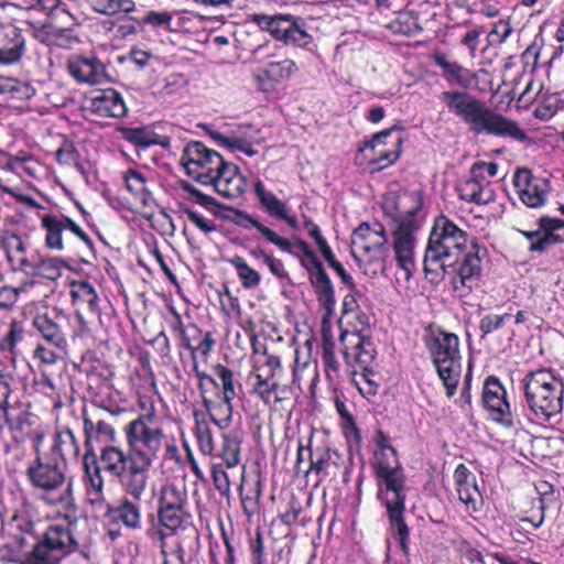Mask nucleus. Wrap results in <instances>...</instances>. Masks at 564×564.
Instances as JSON below:
<instances>
[{
	"instance_id": "obj_53",
	"label": "nucleus",
	"mask_w": 564,
	"mask_h": 564,
	"mask_svg": "<svg viewBox=\"0 0 564 564\" xmlns=\"http://www.w3.org/2000/svg\"><path fill=\"white\" fill-rule=\"evenodd\" d=\"M278 388V382L271 379H257L253 384V393L265 403L270 402L272 392Z\"/></svg>"
},
{
	"instance_id": "obj_1",
	"label": "nucleus",
	"mask_w": 564,
	"mask_h": 564,
	"mask_svg": "<svg viewBox=\"0 0 564 564\" xmlns=\"http://www.w3.org/2000/svg\"><path fill=\"white\" fill-rule=\"evenodd\" d=\"M26 476L41 499L59 508L64 524L50 525L44 531L43 542L34 547L36 564H89L85 541L78 532L80 524L78 508L73 496L72 481L56 458L37 456L26 469Z\"/></svg>"
},
{
	"instance_id": "obj_20",
	"label": "nucleus",
	"mask_w": 564,
	"mask_h": 564,
	"mask_svg": "<svg viewBox=\"0 0 564 564\" xmlns=\"http://www.w3.org/2000/svg\"><path fill=\"white\" fill-rule=\"evenodd\" d=\"M253 192L260 206L269 216L285 221L293 230L299 229V221L294 215L289 214L286 204L269 191L260 178L254 181Z\"/></svg>"
},
{
	"instance_id": "obj_18",
	"label": "nucleus",
	"mask_w": 564,
	"mask_h": 564,
	"mask_svg": "<svg viewBox=\"0 0 564 564\" xmlns=\"http://www.w3.org/2000/svg\"><path fill=\"white\" fill-rule=\"evenodd\" d=\"M70 76L80 84L97 85L106 77V69L95 55H75L67 62Z\"/></svg>"
},
{
	"instance_id": "obj_13",
	"label": "nucleus",
	"mask_w": 564,
	"mask_h": 564,
	"mask_svg": "<svg viewBox=\"0 0 564 564\" xmlns=\"http://www.w3.org/2000/svg\"><path fill=\"white\" fill-rule=\"evenodd\" d=\"M448 261L446 270L441 271V275L436 280L448 275L454 290L459 291L460 295H465L478 284L481 275V259L478 245L471 242L470 247L460 257H454Z\"/></svg>"
},
{
	"instance_id": "obj_58",
	"label": "nucleus",
	"mask_w": 564,
	"mask_h": 564,
	"mask_svg": "<svg viewBox=\"0 0 564 564\" xmlns=\"http://www.w3.org/2000/svg\"><path fill=\"white\" fill-rule=\"evenodd\" d=\"M302 511L301 505L296 500H291L288 503L285 511L280 514L282 523L292 525L297 521V518Z\"/></svg>"
},
{
	"instance_id": "obj_26",
	"label": "nucleus",
	"mask_w": 564,
	"mask_h": 564,
	"mask_svg": "<svg viewBox=\"0 0 564 564\" xmlns=\"http://www.w3.org/2000/svg\"><path fill=\"white\" fill-rule=\"evenodd\" d=\"M215 373L220 380L223 389V405H219V409L223 410L226 416L220 420L212 417V420L218 427L226 429L231 422L232 400L237 397L234 372L226 366L218 364L215 366Z\"/></svg>"
},
{
	"instance_id": "obj_11",
	"label": "nucleus",
	"mask_w": 564,
	"mask_h": 564,
	"mask_svg": "<svg viewBox=\"0 0 564 564\" xmlns=\"http://www.w3.org/2000/svg\"><path fill=\"white\" fill-rule=\"evenodd\" d=\"M253 21L268 31L274 39L286 45L307 47L313 42L308 33L306 21L301 17L291 14H254Z\"/></svg>"
},
{
	"instance_id": "obj_22",
	"label": "nucleus",
	"mask_w": 564,
	"mask_h": 564,
	"mask_svg": "<svg viewBox=\"0 0 564 564\" xmlns=\"http://www.w3.org/2000/svg\"><path fill=\"white\" fill-rule=\"evenodd\" d=\"M25 37L17 26L9 25L0 32V65H13L22 59Z\"/></svg>"
},
{
	"instance_id": "obj_2",
	"label": "nucleus",
	"mask_w": 564,
	"mask_h": 564,
	"mask_svg": "<svg viewBox=\"0 0 564 564\" xmlns=\"http://www.w3.org/2000/svg\"><path fill=\"white\" fill-rule=\"evenodd\" d=\"M154 419L155 412L151 406L147 414L126 426L127 451L118 445L106 444L97 455L101 473L117 479L124 494L134 499L144 496L152 465L163 447L162 430L151 426Z\"/></svg>"
},
{
	"instance_id": "obj_5",
	"label": "nucleus",
	"mask_w": 564,
	"mask_h": 564,
	"mask_svg": "<svg viewBox=\"0 0 564 564\" xmlns=\"http://www.w3.org/2000/svg\"><path fill=\"white\" fill-rule=\"evenodd\" d=\"M181 163L188 176L203 185H213L223 197L237 198L245 193L247 182L238 167L200 141L184 147Z\"/></svg>"
},
{
	"instance_id": "obj_61",
	"label": "nucleus",
	"mask_w": 564,
	"mask_h": 564,
	"mask_svg": "<svg viewBox=\"0 0 564 564\" xmlns=\"http://www.w3.org/2000/svg\"><path fill=\"white\" fill-rule=\"evenodd\" d=\"M172 21V15L167 12L150 11L143 22L153 26L169 28Z\"/></svg>"
},
{
	"instance_id": "obj_45",
	"label": "nucleus",
	"mask_w": 564,
	"mask_h": 564,
	"mask_svg": "<svg viewBox=\"0 0 564 564\" xmlns=\"http://www.w3.org/2000/svg\"><path fill=\"white\" fill-rule=\"evenodd\" d=\"M10 395V389L7 383H0V419H3L6 424L11 430H22L21 416L14 415V409L8 406V398Z\"/></svg>"
},
{
	"instance_id": "obj_14",
	"label": "nucleus",
	"mask_w": 564,
	"mask_h": 564,
	"mask_svg": "<svg viewBox=\"0 0 564 564\" xmlns=\"http://www.w3.org/2000/svg\"><path fill=\"white\" fill-rule=\"evenodd\" d=\"M481 403L488 417L497 424L513 429L520 424L519 415L512 410L508 393L496 376H489L482 387Z\"/></svg>"
},
{
	"instance_id": "obj_46",
	"label": "nucleus",
	"mask_w": 564,
	"mask_h": 564,
	"mask_svg": "<svg viewBox=\"0 0 564 564\" xmlns=\"http://www.w3.org/2000/svg\"><path fill=\"white\" fill-rule=\"evenodd\" d=\"M195 435L198 442L199 451L206 456H210L214 452V440L212 430L205 420H199L195 413Z\"/></svg>"
},
{
	"instance_id": "obj_21",
	"label": "nucleus",
	"mask_w": 564,
	"mask_h": 564,
	"mask_svg": "<svg viewBox=\"0 0 564 564\" xmlns=\"http://www.w3.org/2000/svg\"><path fill=\"white\" fill-rule=\"evenodd\" d=\"M344 345L343 355L347 364L359 362L368 365L375 358V348L370 338H366L360 333L341 332L339 337Z\"/></svg>"
},
{
	"instance_id": "obj_30",
	"label": "nucleus",
	"mask_w": 564,
	"mask_h": 564,
	"mask_svg": "<svg viewBox=\"0 0 564 564\" xmlns=\"http://www.w3.org/2000/svg\"><path fill=\"white\" fill-rule=\"evenodd\" d=\"M236 217L238 218L237 224L245 229L254 228L257 231L265 238V240L274 246H276L281 251L286 253H293L292 243L285 239L280 237L274 230L264 226L253 216L243 210H237Z\"/></svg>"
},
{
	"instance_id": "obj_15",
	"label": "nucleus",
	"mask_w": 564,
	"mask_h": 564,
	"mask_svg": "<svg viewBox=\"0 0 564 564\" xmlns=\"http://www.w3.org/2000/svg\"><path fill=\"white\" fill-rule=\"evenodd\" d=\"M41 226L45 230V246L51 250L63 251L65 246L63 234L66 231L77 236L88 248L94 242L89 236L74 220L64 214H46L41 217Z\"/></svg>"
},
{
	"instance_id": "obj_63",
	"label": "nucleus",
	"mask_w": 564,
	"mask_h": 564,
	"mask_svg": "<svg viewBox=\"0 0 564 564\" xmlns=\"http://www.w3.org/2000/svg\"><path fill=\"white\" fill-rule=\"evenodd\" d=\"M301 264L308 272L310 279L313 275L326 272L315 253L310 256L308 259H301Z\"/></svg>"
},
{
	"instance_id": "obj_56",
	"label": "nucleus",
	"mask_w": 564,
	"mask_h": 564,
	"mask_svg": "<svg viewBox=\"0 0 564 564\" xmlns=\"http://www.w3.org/2000/svg\"><path fill=\"white\" fill-rule=\"evenodd\" d=\"M482 31L481 26H476L469 30L460 41V43L468 48L471 57L476 55V51L479 45V37L482 34Z\"/></svg>"
},
{
	"instance_id": "obj_31",
	"label": "nucleus",
	"mask_w": 564,
	"mask_h": 564,
	"mask_svg": "<svg viewBox=\"0 0 564 564\" xmlns=\"http://www.w3.org/2000/svg\"><path fill=\"white\" fill-rule=\"evenodd\" d=\"M434 63L442 69L444 78L452 85L468 88L474 79V75L468 68L457 62L449 61L444 54L435 55Z\"/></svg>"
},
{
	"instance_id": "obj_42",
	"label": "nucleus",
	"mask_w": 564,
	"mask_h": 564,
	"mask_svg": "<svg viewBox=\"0 0 564 564\" xmlns=\"http://www.w3.org/2000/svg\"><path fill=\"white\" fill-rule=\"evenodd\" d=\"M402 142V138L397 135L393 141V149L377 148L375 151H370L371 154L367 155L370 164L376 170H383L393 164L400 156L399 147Z\"/></svg>"
},
{
	"instance_id": "obj_4",
	"label": "nucleus",
	"mask_w": 564,
	"mask_h": 564,
	"mask_svg": "<svg viewBox=\"0 0 564 564\" xmlns=\"http://www.w3.org/2000/svg\"><path fill=\"white\" fill-rule=\"evenodd\" d=\"M377 499L384 507L391 534L404 553L409 550V527L405 523V476L394 448L375 452Z\"/></svg>"
},
{
	"instance_id": "obj_24",
	"label": "nucleus",
	"mask_w": 564,
	"mask_h": 564,
	"mask_svg": "<svg viewBox=\"0 0 564 564\" xmlns=\"http://www.w3.org/2000/svg\"><path fill=\"white\" fill-rule=\"evenodd\" d=\"M89 104V109L101 118H121L127 113L126 104L115 89L98 91Z\"/></svg>"
},
{
	"instance_id": "obj_28",
	"label": "nucleus",
	"mask_w": 564,
	"mask_h": 564,
	"mask_svg": "<svg viewBox=\"0 0 564 564\" xmlns=\"http://www.w3.org/2000/svg\"><path fill=\"white\" fill-rule=\"evenodd\" d=\"M1 246L12 269L24 273L30 263V253L26 251V243L22 237L13 232H6Z\"/></svg>"
},
{
	"instance_id": "obj_23",
	"label": "nucleus",
	"mask_w": 564,
	"mask_h": 564,
	"mask_svg": "<svg viewBox=\"0 0 564 564\" xmlns=\"http://www.w3.org/2000/svg\"><path fill=\"white\" fill-rule=\"evenodd\" d=\"M536 224L542 230V236L529 246V251L544 252L552 246L564 243V219L544 215Z\"/></svg>"
},
{
	"instance_id": "obj_43",
	"label": "nucleus",
	"mask_w": 564,
	"mask_h": 564,
	"mask_svg": "<svg viewBox=\"0 0 564 564\" xmlns=\"http://www.w3.org/2000/svg\"><path fill=\"white\" fill-rule=\"evenodd\" d=\"M127 189L141 203L147 204L150 199V192L147 188L144 175L134 169H129L123 174Z\"/></svg>"
},
{
	"instance_id": "obj_57",
	"label": "nucleus",
	"mask_w": 564,
	"mask_h": 564,
	"mask_svg": "<svg viewBox=\"0 0 564 564\" xmlns=\"http://www.w3.org/2000/svg\"><path fill=\"white\" fill-rule=\"evenodd\" d=\"M229 150L231 151H240L246 153L248 156H253L258 154V151L253 149L252 142L242 137H231V140L228 141Z\"/></svg>"
},
{
	"instance_id": "obj_35",
	"label": "nucleus",
	"mask_w": 564,
	"mask_h": 564,
	"mask_svg": "<svg viewBox=\"0 0 564 564\" xmlns=\"http://www.w3.org/2000/svg\"><path fill=\"white\" fill-rule=\"evenodd\" d=\"M308 449L310 457V471L327 473L329 474L330 468L338 469L344 463L343 456L335 449L330 448H316L314 452Z\"/></svg>"
},
{
	"instance_id": "obj_48",
	"label": "nucleus",
	"mask_w": 564,
	"mask_h": 564,
	"mask_svg": "<svg viewBox=\"0 0 564 564\" xmlns=\"http://www.w3.org/2000/svg\"><path fill=\"white\" fill-rule=\"evenodd\" d=\"M182 213L204 234L208 235L217 230V226L215 225L214 220L206 218L198 212L184 207L182 208Z\"/></svg>"
},
{
	"instance_id": "obj_10",
	"label": "nucleus",
	"mask_w": 564,
	"mask_h": 564,
	"mask_svg": "<svg viewBox=\"0 0 564 564\" xmlns=\"http://www.w3.org/2000/svg\"><path fill=\"white\" fill-rule=\"evenodd\" d=\"M83 424L85 433V453L82 458L83 480L87 492L95 496L96 499H101L105 479L101 476V467L99 466L94 443L111 444L115 441L116 431L108 422L104 420L95 422L86 415L84 416Z\"/></svg>"
},
{
	"instance_id": "obj_33",
	"label": "nucleus",
	"mask_w": 564,
	"mask_h": 564,
	"mask_svg": "<svg viewBox=\"0 0 564 564\" xmlns=\"http://www.w3.org/2000/svg\"><path fill=\"white\" fill-rule=\"evenodd\" d=\"M315 290L317 301L325 311L324 321L330 317L335 311V291L332 281L326 272L313 275L310 280Z\"/></svg>"
},
{
	"instance_id": "obj_34",
	"label": "nucleus",
	"mask_w": 564,
	"mask_h": 564,
	"mask_svg": "<svg viewBox=\"0 0 564 564\" xmlns=\"http://www.w3.org/2000/svg\"><path fill=\"white\" fill-rule=\"evenodd\" d=\"M253 352L256 355L252 365V373L256 379H271L274 380L281 372V361L278 356L269 355L263 349L260 352L259 348L253 345Z\"/></svg>"
},
{
	"instance_id": "obj_19",
	"label": "nucleus",
	"mask_w": 564,
	"mask_h": 564,
	"mask_svg": "<svg viewBox=\"0 0 564 564\" xmlns=\"http://www.w3.org/2000/svg\"><path fill=\"white\" fill-rule=\"evenodd\" d=\"M454 481L458 499L465 505L466 511L469 513L479 511L482 506V496L475 475L464 464L456 467Z\"/></svg>"
},
{
	"instance_id": "obj_47",
	"label": "nucleus",
	"mask_w": 564,
	"mask_h": 564,
	"mask_svg": "<svg viewBox=\"0 0 564 564\" xmlns=\"http://www.w3.org/2000/svg\"><path fill=\"white\" fill-rule=\"evenodd\" d=\"M513 29L509 21L499 20L497 21L491 31L487 35V42L490 46H499L503 44L511 35Z\"/></svg>"
},
{
	"instance_id": "obj_64",
	"label": "nucleus",
	"mask_w": 564,
	"mask_h": 564,
	"mask_svg": "<svg viewBox=\"0 0 564 564\" xmlns=\"http://www.w3.org/2000/svg\"><path fill=\"white\" fill-rule=\"evenodd\" d=\"M130 59L139 67L143 68L149 64V61L153 57L152 53L138 47H132L129 53Z\"/></svg>"
},
{
	"instance_id": "obj_6",
	"label": "nucleus",
	"mask_w": 564,
	"mask_h": 564,
	"mask_svg": "<svg viewBox=\"0 0 564 564\" xmlns=\"http://www.w3.org/2000/svg\"><path fill=\"white\" fill-rule=\"evenodd\" d=\"M441 99L455 116L467 123L475 133L509 137L518 141L528 139L519 124L486 107L484 102L466 91L446 90Z\"/></svg>"
},
{
	"instance_id": "obj_41",
	"label": "nucleus",
	"mask_w": 564,
	"mask_h": 564,
	"mask_svg": "<svg viewBox=\"0 0 564 564\" xmlns=\"http://www.w3.org/2000/svg\"><path fill=\"white\" fill-rule=\"evenodd\" d=\"M229 264L235 268L241 285L245 289H254L261 282L260 273L252 269L241 256H234L228 260Z\"/></svg>"
},
{
	"instance_id": "obj_27",
	"label": "nucleus",
	"mask_w": 564,
	"mask_h": 564,
	"mask_svg": "<svg viewBox=\"0 0 564 564\" xmlns=\"http://www.w3.org/2000/svg\"><path fill=\"white\" fill-rule=\"evenodd\" d=\"M64 261L56 257H42L36 251L30 253V263L24 273L55 281L62 276Z\"/></svg>"
},
{
	"instance_id": "obj_8",
	"label": "nucleus",
	"mask_w": 564,
	"mask_h": 564,
	"mask_svg": "<svg viewBox=\"0 0 564 564\" xmlns=\"http://www.w3.org/2000/svg\"><path fill=\"white\" fill-rule=\"evenodd\" d=\"M524 401L534 419L550 422L563 411L564 383L549 368L529 371L522 379Z\"/></svg>"
},
{
	"instance_id": "obj_60",
	"label": "nucleus",
	"mask_w": 564,
	"mask_h": 564,
	"mask_svg": "<svg viewBox=\"0 0 564 564\" xmlns=\"http://www.w3.org/2000/svg\"><path fill=\"white\" fill-rule=\"evenodd\" d=\"M394 131V128H390L376 133L371 140L365 143L361 151H375L377 148H382L386 145V139L391 137Z\"/></svg>"
},
{
	"instance_id": "obj_12",
	"label": "nucleus",
	"mask_w": 564,
	"mask_h": 564,
	"mask_svg": "<svg viewBox=\"0 0 564 564\" xmlns=\"http://www.w3.org/2000/svg\"><path fill=\"white\" fill-rule=\"evenodd\" d=\"M389 252V241L380 223L360 224L351 236V254L357 262H383Z\"/></svg>"
},
{
	"instance_id": "obj_52",
	"label": "nucleus",
	"mask_w": 564,
	"mask_h": 564,
	"mask_svg": "<svg viewBox=\"0 0 564 564\" xmlns=\"http://www.w3.org/2000/svg\"><path fill=\"white\" fill-rule=\"evenodd\" d=\"M161 554L163 555L162 564H184L185 551L181 543H176L170 551H167L164 536H162Z\"/></svg>"
},
{
	"instance_id": "obj_39",
	"label": "nucleus",
	"mask_w": 564,
	"mask_h": 564,
	"mask_svg": "<svg viewBox=\"0 0 564 564\" xmlns=\"http://www.w3.org/2000/svg\"><path fill=\"white\" fill-rule=\"evenodd\" d=\"M87 6L96 13L115 17L123 13L129 14L135 11L137 6L133 0H85Z\"/></svg>"
},
{
	"instance_id": "obj_62",
	"label": "nucleus",
	"mask_w": 564,
	"mask_h": 564,
	"mask_svg": "<svg viewBox=\"0 0 564 564\" xmlns=\"http://www.w3.org/2000/svg\"><path fill=\"white\" fill-rule=\"evenodd\" d=\"M322 358L326 368L332 369L334 371H337L339 369V364L336 360L334 352V343H324Z\"/></svg>"
},
{
	"instance_id": "obj_36",
	"label": "nucleus",
	"mask_w": 564,
	"mask_h": 564,
	"mask_svg": "<svg viewBox=\"0 0 564 564\" xmlns=\"http://www.w3.org/2000/svg\"><path fill=\"white\" fill-rule=\"evenodd\" d=\"M34 327L54 348L63 350L66 346L65 335L56 321L47 314L37 315L33 321Z\"/></svg>"
},
{
	"instance_id": "obj_54",
	"label": "nucleus",
	"mask_w": 564,
	"mask_h": 564,
	"mask_svg": "<svg viewBox=\"0 0 564 564\" xmlns=\"http://www.w3.org/2000/svg\"><path fill=\"white\" fill-rule=\"evenodd\" d=\"M23 288L4 285L0 288V307L11 308L18 301Z\"/></svg>"
},
{
	"instance_id": "obj_37",
	"label": "nucleus",
	"mask_w": 564,
	"mask_h": 564,
	"mask_svg": "<svg viewBox=\"0 0 564 564\" xmlns=\"http://www.w3.org/2000/svg\"><path fill=\"white\" fill-rule=\"evenodd\" d=\"M70 295L77 303L86 304L89 312L100 318V299L95 288L87 281H74L70 285Z\"/></svg>"
},
{
	"instance_id": "obj_40",
	"label": "nucleus",
	"mask_w": 564,
	"mask_h": 564,
	"mask_svg": "<svg viewBox=\"0 0 564 564\" xmlns=\"http://www.w3.org/2000/svg\"><path fill=\"white\" fill-rule=\"evenodd\" d=\"M241 440L237 433H226L223 435L220 457L228 468H234L240 464Z\"/></svg>"
},
{
	"instance_id": "obj_51",
	"label": "nucleus",
	"mask_w": 564,
	"mask_h": 564,
	"mask_svg": "<svg viewBox=\"0 0 564 564\" xmlns=\"http://www.w3.org/2000/svg\"><path fill=\"white\" fill-rule=\"evenodd\" d=\"M212 479L215 488L223 496H228L230 492V480L229 476L224 469L223 465L214 464L212 467Z\"/></svg>"
},
{
	"instance_id": "obj_7",
	"label": "nucleus",
	"mask_w": 564,
	"mask_h": 564,
	"mask_svg": "<svg viewBox=\"0 0 564 564\" xmlns=\"http://www.w3.org/2000/svg\"><path fill=\"white\" fill-rule=\"evenodd\" d=\"M473 241L469 235L445 215L435 218L424 256V271L432 281L446 270V261L460 257Z\"/></svg>"
},
{
	"instance_id": "obj_3",
	"label": "nucleus",
	"mask_w": 564,
	"mask_h": 564,
	"mask_svg": "<svg viewBox=\"0 0 564 564\" xmlns=\"http://www.w3.org/2000/svg\"><path fill=\"white\" fill-rule=\"evenodd\" d=\"M423 194L420 191H404L391 194L384 202L383 210L388 217L393 242L392 248L398 267L405 279L415 271L416 235L424 223Z\"/></svg>"
},
{
	"instance_id": "obj_38",
	"label": "nucleus",
	"mask_w": 564,
	"mask_h": 564,
	"mask_svg": "<svg viewBox=\"0 0 564 564\" xmlns=\"http://www.w3.org/2000/svg\"><path fill=\"white\" fill-rule=\"evenodd\" d=\"M127 141L135 144L137 147L148 148L151 145H161L164 149L171 147V138L167 135H160L149 128H133L124 133Z\"/></svg>"
},
{
	"instance_id": "obj_9",
	"label": "nucleus",
	"mask_w": 564,
	"mask_h": 564,
	"mask_svg": "<svg viewBox=\"0 0 564 564\" xmlns=\"http://www.w3.org/2000/svg\"><path fill=\"white\" fill-rule=\"evenodd\" d=\"M424 344L446 388V395L454 397L462 373L458 336L442 328L429 329L424 336Z\"/></svg>"
},
{
	"instance_id": "obj_59",
	"label": "nucleus",
	"mask_w": 564,
	"mask_h": 564,
	"mask_svg": "<svg viewBox=\"0 0 564 564\" xmlns=\"http://www.w3.org/2000/svg\"><path fill=\"white\" fill-rule=\"evenodd\" d=\"M182 189L185 191L186 193H188L194 198L195 203H197L204 207H209V206L214 205V203H215L213 197L203 194L200 191H198L196 187H194L188 182L182 183Z\"/></svg>"
},
{
	"instance_id": "obj_32",
	"label": "nucleus",
	"mask_w": 564,
	"mask_h": 564,
	"mask_svg": "<svg viewBox=\"0 0 564 564\" xmlns=\"http://www.w3.org/2000/svg\"><path fill=\"white\" fill-rule=\"evenodd\" d=\"M79 444L74 435V433L66 429L59 431L55 434L53 444L51 446L50 458H58L62 462L76 459L79 455Z\"/></svg>"
},
{
	"instance_id": "obj_50",
	"label": "nucleus",
	"mask_w": 564,
	"mask_h": 564,
	"mask_svg": "<svg viewBox=\"0 0 564 564\" xmlns=\"http://www.w3.org/2000/svg\"><path fill=\"white\" fill-rule=\"evenodd\" d=\"M78 152L74 144L70 142H64L61 148L56 151V159L59 164L72 165L75 164L79 171H83V166L78 162Z\"/></svg>"
},
{
	"instance_id": "obj_55",
	"label": "nucleus",
	"mask_w": 564,
	"mask_h": 564,
	"mask_svg": "<svg viewBox=\"0 0 564 564\" xmlns=\"http://www.w3.org/2000/svg\"><path fill=\"white\" fill-rule=\"evenodd\" d=\"M541 48L536 43L530 44L524 52L521 54V62L524 68H531L534 70L538 66L540 58Z\"/></svg>"
},
{
	"instance_id": "obj_25",
	"label": "nucleus",
	"mask_w": 564,
	"mask_h": 564,
	"mask_svg": "<svg viewBox=\"0 0 564 564\" xmlns=\"http://www.w3.org/2000/svg\"><path fill=\"white\" fill-rule=\"evenodd\" d=\"M477 167L478 163L474 164L471 176L457 185L458 196L467 203L487 204L492 199L494 193L489 188V182L484 176L475 174Z\"/></svg>"
},
{
	"instance_id": "obj_44",
	"label": "nucleus",
	"mask_w": 564,
	"mask_h": 564,
	"mask_svg": "<svg viewBox=\"0 0 564 564\" xmlns=\"http://www.w3.org/2000/svg\"><path fill=\"white\" fill-rule=\"evenodd\" d=\"M296 69V64L292 59L285 58L265 63L262 72L269 80L280 82L289 78Z\"/></svg>"
},
{
	"instance_id": "obj_16",
	"label": "nucleus",
	"mask_w": 564,
	"mask_h": 564,
	"mask_svg": "<svg viewBox=\"0 0 564 564\" xmlns=\"http://www.w3.org/2000/svg\"><path fill=\"white\" fill-rule=\"evenodd\" d=\"M187 503V494L185 489H181L173 484L162 487L159 499V519L163 527L175 531L178 529L185 517V506Z\"/></svg>"
},
{
	"instance_id": "obj_29",
	"label": "nucleus",
	"mask_w": 564,
	"mask_h": 564,
	"mask_svg": "<svg viewBox=\"0 0 564 564\" xmlns=\"http://www.w3.org/2000/svg\"><path fill=\"white\" fill-rule=\"evenodd\" d=\"M142 498L134 499L129 496L123 497L118 506L109 507L108 512L112 518L122 523L128 529L137 530L141 528V507L140 501Z\"/></svg>"
},
{
	"instance_id": "obj_17",
	"label": "nucleus",
	"mask_w": 564,
	"mask_h": 564,
	"mask_svg": "<svg viewBox=\"0 0 564 564\" xmlns=\"http://www.w3.org/2000/svg\"><path fill=\"white\" fill-rule=\"evenodd\" d=\"M514 187L520 199L531 208H538L545 204L547 197L546 182L535 178L527 169L518 170L513 177Z\"/></svg>"
},
{
	"instance_id": "obj_49",
	"label": "nucleus",
	"mask_w": 564,
	"mask_h": 564,
	"mask_svg": "<svg viewBox=\"0 0 564 564\" xmlns=\"http://www.w3.org/2000/svg\"><path fill=\"white\" fill-rule=\"evenodd\" d=\"M509 317V313L502 315L488 314L484 316L479 322V330L481 333V337L484 338L492 332L501 328Z\"/></svg>"
}]
</instances>
